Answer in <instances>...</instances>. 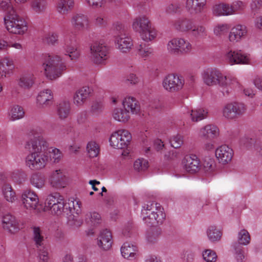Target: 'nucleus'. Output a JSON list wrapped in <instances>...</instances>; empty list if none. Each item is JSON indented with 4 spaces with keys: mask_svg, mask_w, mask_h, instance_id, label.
<instances>
[{
    "mask_svg": "<svg viewBox=\"0 0 262 262\" xmlns=\"http://www.w3.org/2000/svg\"><path fill=\"white\" fill-rule=\"evenodd\" d=\"M42 67L46 77L51 80L60 76L62 72L66 69V66L61 62L60 57L57 55L46 56Z\"/></svg>",
    "mask_w": 262,
    "mask_h": 262,
    "instance_id": "nucleus-1",
    "label": "nucleus"
},
{
    "mask_svg": "<svg viewBox=\"0 0 262 262\" xmlns=\"http://www.w3.org/2000/svg\"><path fill=\"white\" fill-rule=\"evenodd\" d=\"M4 21L10 33L22 35L27 30L26 22L16 13L13 8L9 10L7 15L4 17Z\"/></svg>",
    "mask_w": 262,
    "mask_h": 262,
    "instance_id": "nucleus-2",
    "label": "nucleus"
},
{
    "mask_svg": "<svg viewBox=\"0 0 262 262\" xmlns=\"http://www.w3.org/2000/svg\"><path fill=\"white\" fill-rule=\"evenodd\" d=\"M133 29L140 34L145 41L151 40L154 39L156 33L151 28V23L145 16H140L136 18L133 23Z\"/></svg>",
    "mask_w": 262,
    "mask_h": 262,
    "instance_id": "nucleus-3",
    "label": "nucleus"
},
{
    "mask_svg": "<svg viewBox=\"0 0 262 262\" xmlns=\"http://www.w3.org/2000/svg\"><path fill=\"white\" fill-rule=\"evenodd\" d=\"M30 140L26 142L25 147L29 150L31 152L46 153L48 144L45 139L37 133L33 134L29 133Z\"/></svg>",
    "mask_w": 262,
    "mask_h": 262,
    "instance_id": "nucleus-4",
    "label": "nucleus"
},
{
    "mask_svg": "<svg viewBox=\"0 0 262 262\" xmlns=\"http://www.w3.org/2000/svg\"><path fill=\"white\" fill-rule=\"evenodd\" d=\"M132 138L131 134L127 130H119L112 134L110 138V144L114 148L124 149L129 145Z\"/></svg>",
    "mask_w": 262,
    "mask_h": 262,
    "instance_id": "nucleus-5",
    "label": "nucleus"
},
{
    "mask_svg": "<svg viewBox=\"0 0 262 262\" xmlns=\"http://www.w3.org/2000/svg\"><path fill=\"white\" fill-rule=\"evenodd\" d=\"M244 104L233 102L227 104L223 110L224 117L228 119H235L241 117L246 112Z\"/></svg>",
    "mask_w": 262,
    "mask_h": 262,
    "instance_id": "nucleus-6",
    "label": "nucleus"
},
{
    "mask_svg": "<svg viewBox=\"0 0 262 262\" xmlns=\"http://www.w3.org/2000/svg\"><path fill=\"white\" fill-rule=\"evenodd\" d=\"M48 161V157L46 153L31 152L26 158L27 165L32 170H40L43 168Z\"/></svg>",
    "mask_w": 262,
    "mask_h": 262,
    "instance_id": "nucleus-7",
    "label": "nucleus"
},
{
    "mask_svg": "<svg viewBox=\"0 0 262 262\" xmlns=\"http://www.w3.org/2000/svg\"><path fill=\"white\" fill-rule=\"evenodd\" d=\"M184 81L175 74H169L164 79L163 85L164 89L171 93L178 92L184 85Z\"/></svg>",
    "mask_w": 262,
    "mask_h": 262,
    "instance_id": "nucleus-8",
    "label": "nucleus"
},
{
    "mask_svg": "<svg viewBox=\"0 0 262 262\" xmlns=\"http://www.w3.org/2000/svg\"><path fill=\"white\" fill-rule=\"evenodd\" d=\"M169 49L174 54L187 53L191 51L190 43L183 38H174L168 44Z\"/></svg>",
    "mask_w": 262,
    "mask_h": 262,
    "instance_id": "nucleus-9",
    "label": "nucleus"
},
{
    "mask_svg": "<svg viewBox=\"0 0 262 262\" xmlns=\"http://www.w3.org/2000/svg\"><path fill=\"white\" fill-rule=\"evenodd\" d=\"M93 61L96 64L102 63L107 58L106 48L99 42H95L91 46Z\"/></svg>",
    "mask_w": 262,
    "mask_h": 262,
    "instance_id": "nucleus-10",
    "label": "nucleus"
},
{
    "mask_svg": "<svg viewBox=\"0 0 262 262\" xmlns=\"http://www.w3.org/2000/svg\"><path fill=\"white\" fill-rule=\"evenodd\" d=\"M21 200L24 207L30 210L35 209L39 203L37 194L30 189L26 190L23 192Z\"/></svg>",
    "mask_w": 262,
    "mask_h": 262,
    "instance_id": "nucleus-11",
    "label": "nucleus"
},
{
    "mask_svg": "<svg viewBox=\"0 0 262 262\" xmlns=\"http://www.w3.org/2000/svg\"><path fill=\"white\" fill-rule=\"evenodd\" d=\"M184 167L190 173H195L200 169V163L195 155H186L183 160Z\"/></svg>",
    "mask_w": 262,
    "mask_h": 262,
    "instance_id": "nucleus-12",
    "label": "nucleus"
},
{
    "mask_svg": "<svg viewBox=\"0 0 262 262\" xmlns=\"http://www.w3.org/2000/svg\"><path fill=\"white\" fill-rule=\"evenodd\" d=\"M233 150L226 145H222L217 148L215 156L220 163L226 164L231 161L233 156Z\"/></svg>",
    "mask_w": 262,
    "mask_h": 262,
    "instance_id": "nucleus-13",
    "label": "nucleus"
},
{
    "mask_svg": "<svg viewBox=\"0 0 262 262\" xmlns=\"http://www.w3.org/2000/svg\"><path fill=\"white\" fill-rule=\"evenodd\" d=\"M226 59L232 64L248 63L249 61L248 56L243 54L241 51L237 52L232 51L228 52L226 54Z\"/></svg>",
    "mask_w": 262,
    "mask_h": 262,
    "instance_id": "nucleus-14",
    "label": "nucleus"
},
{
    "mask_svg": "<svg viewBox=\"0 0 262 262\" xmlns=\"http://www.w3.org/2000/svg\"><path fill=\"white\" fill-rule=\"evenodd\" d=\"M112 235L110 231L105 229L103 230L100 235L98 245L105 250L111 248L113 243Z\"/></svg>",
    "mask_w": 262,
    "mask_h": 262,
    "instance_id": "nucleus-15",
    "label": "nucleus"
},
{
    "mask_svg": "<svg viewBox=\"0 0 262 262\" xmlns=\"http://www.w3.org/2000/svg\"><path fill=\"white\" fill-rule=\"evenodd\" d=\"M124 109L129 113L137 114L139 112L140 107L138 101L134 97H128L124 98L122 102Z\"/></svg>",
    "mask_w": 262,
    "mask_h": 262,
    "instance_id": "nucleus-16",
    "label": "nucleus"
},
{
    "mask_svg": "<svg viewBox=\"0 0 262 262\" xmlns=\"http://www.w3.org/2000/svg\"><path fill=\"white\" fill-rule=\"evenodd\" d=\"M247 33V28L245 26L237 25L233 27L229 34V39L230 41H237Z\"/></svg>",
    "mask_w": 262,
    "mask_h": 262,
    "instance_id": "nucleus-17",
    "label": "nucleus"
},
{
    "mask_svg": "<svg viewBox=\"0 0 262 262\" xmlns=\"http://www.w3.org/2000/svg\"><path fill=\"white\" fill-rule=\"evenodd\" d=\"M90 89L87 86L77 90L74 96V103L77 105H82L90 96Z\"/></svg>",
    "mask_w": 262,
    "mask_h": 262,
    "instance_id": "nucleus-18",
    "label": "nucleus"
},
{
    "mask_svg": "<svg viewBox=\"0 0 262 262\" xmlns=\"http://www.w3.org/2000/svg\"><path fill=\"white\" fill-rule=\"evenodd\" d=\"M219 135V130L216 126L207 125L201 130V137L204 140H212Z\"/></svg>",
    "mask_w": 262,
    "mask_h": 262,
    "instance_id": "nucleus-19",
    "label": "nucleus"
},
{
    "mask_svg": "<svg viewBox=\"0 0 262 262\" xmlns=\"http://www.w3.org/2000/svg\"><path fill=\"white\" fill-rule=\"evenodd\" d=\"M65 176L62 173L61 170H56L53 172L50 177L51 185L57 188H63L65 186Z\"/></svg>",
    "mask_w": 262,
    "mask_h": 262,
    "instance_id": "nucleus-20",
    "label": "nucleus"
},
{
    "mask_svg": "<svg viewBox=\"0 0 262 262\" xmlns=\"http://www.w3.org/2000/svg\"><path fill=\"white\" fill-rule=\"evenodd\" d=\"M174 25L177 30L183 32L190 31L194 28L193 21L187 18H179L175 21Z\"/></svg>",
    "mask_w": 262,
    "mask_h": 262,
    "instance_id": "nucleus-21",
    "label": "nucleus"
},
{
    "mask_svg": "<svg viewBox=\"0 0 262 262\" xmlns=\"http://www.w3.org/2000/svg\"><path fill=\"white\" fill-rule=\"evenodd\" d=\"M206 3V0H187L186 7L191 13L195 14L202 12Z\"/></svg>",
    "mask_w": 262,
    "mask_h": 262,
    "instance_id": "nucleus-22",
    "label": "nucleus"
},
{
    "mask_svg": "<svg viewBox=\"0 0 262 262\" xmlns=\"http://www.w3.org/2000/svg\"><path fill=\"white\" fill-rule=\"evenodd\" d=\"M53 96L50 90H46L40 92L37 97V102L42 106H47L52 104Z\"/></svg>",
    "mask_w": 262,
    "mask_h": 262,
    "instance_id": "nucleus-23",
    "label": "nucleus"
},
{
    "mask_svg": "<svg viewBox=\"0 0 262 262\" xmlns=\"http://www.w3.org/2000/svg\"><path fill=\"white\" fill-rule=\"evenodd\" d=\"M14 63L12 59L4 58L0 60V78H4L10 71L14 69Z\"/></svg>",
    "mask_w": 262,
    "mask_h": 262,
    "instance_id": "nucleus-24",
    "label": "nucleus"
},
{
    "mask_svg": "<svg viewBox=\"0 0 262 262\" xmlns=\"http://www.w3.org/2000/svg\"><path fill=\"white\" fill-rule=\"evenodd\" d=\"M70 103L68 101H62L57 105V114L61 119L67 118L70 113Z\"/></svg>",
    "mask_w": 262,
    "mask_h": 262,
    "instance_id": "nucleus-25",
    "label": "nucleus"
},
{
    "mask_svg": "<svg viewBox=\"0 0 262 262\" xmlns=\"http://www.w3.org/2000/svg\"><path fill=\"white\" fill-rule=\"evenodd\" d=\"M155 215L154 217L148 218L147 225L151 226H156L160 224H162L165 220V214L163 212V208L158 209L155 211Z\"/></svg>",
    "mask_w": 262,
    "mask_h": 262,
    "instance_id": "nucleus-26",
    "label": "nucleus"
},
{
    "mask_svg": "<svg viewBox=\"0 0 262 262\" xmlns=\"http://www.w3.org/2000/svg\"><path fill=\"white\" fill-rule=\"evenodd\" d=\"M116 41L118 45L119 49L122 52H127L133 46V42L130 38L127 36H119V37L116 38Z\"/></svg>",
    "mask_w": 262,
    "mask_h": 262,
    "instance_id": "nucleus-27",
    "label": "nucleus"
},
{
    "mask_svg": "<svg viewBox=\"0 0 262 262\" xmlns=\"http://www.w3.org/2000/svg\"><path fill=\"white\" fill-rule=\"evenodd\" d=\"M72 21L75 28L78 30H82L88 25V19L83 14H77L74 16Z\"/></svg>",
    "mask_w": 262,
    "mask_h": 262,
    "instance_id": "nucleus-28",
    "label": "nucleus"
},
{
    "mask_svg": "<svg viewBox=\"0 0 262 262\" xmlns=\"http://www.w3.org/2000/svg\"><path fill=\"white\" fill-rule=\"evenodd\" d=\"M64 201L63 198L58 192H54L48 195L45 201V207L48 208L54 205L59 203V202Z\"/></svg>",
    "mask_w": 262,
    "mask_h": 262,
    "instance_id": "nucleus-29",
    "label": "nucleus"
},
{
    "mask_svg": "<svg viewBox=\"0 0 262 262\" xmlns=\"http://www.w3.org/2000/svg\"><path fill=\"white\" fill-rule=\"evenodd\" d=\"M219 75H220V72L216 70L206 72L204 74V81L208 85L215 84L219 78Z\"/></svg>",
    "mask_w": 262,
    "mask_h": 262,
    "instance_id": "nucleus-30",
    "label": "nucleus"
},
{
    "mask_svg": "<svg viewBox=\"0 0 262 262\" xmlns=\"http://www.w3.org/2000/svg\"><path fill=\"white\" fill-rule=\"evenodd\" d=\"M213 13L215 15H228L232 14V9L228 4H220L213 8Z\"/></svg>",
    "mask_w": 262,
    "mask_h": 262,
    "instance_id": "nucleus-31",
    "label": "nucleus"
},
{
    "mask_svg": "<svg viewBox=\"0 0 262 262\" xmlns=\"http://www.w3.org/2000/svg\"><path fill=\"white\" fill-rule=\"evenodd\" d=\"M73 0H59L57 4V10L61 14H66L74 7Z\"/></svg>",
    "mask_w": 262,
    "mask_h": 262,
    "instance_id": "nucleus-32",
    "label": "nucleus"
},
{
    "mask_svg": "<svg viewBox=\"0 0 262 262\" xmlns=\"http://www.w3.org/2000/svg\"><path fill=\"white\" fill-rule=\"evenodd\" d=\"M113 115L115 120L123 122H127L130 117L127 111L120 108L114 109Z\"/></svg>",
    "mask_w": 262,
    "mask_h": 262,
    "instance_id": "nucleus-33",
    "label": "nucleus"
},
{
    "mask_svg": "<svg viewBox=\"0 0 262 262\" xmlns=\"http://www.w3.org/2000/svg\"><path fill=\"white\" fill-rule=\"evenodd\" d=\"M3 192L7 201L13 202L15 200V193L10 184L6 183L3 185Z\"/></svg>",
    "mask_w": 262,
    "mask_h": 262,
    "instance_id": "nucleus-34",
    "label": "nucleus"
},
{
    "mask_svg": "<svg viewBox=\"0 0 262 262\" xmlns=\"http://www.w3.org/2000/svg\"><path fill=\"white\" fill-rule=\"evenodd\" d=\"M30 182L34 187L41 188L45 185V180L44 177L41 173H35L32 175Z\"/></svg>",
    "mask_w": 262,
    "mask_h": 262,
    "instance_id": "nucleus-35",
    "label": "nucleus"
},
{
    "mask_svg": "<svg viewBox=\"0 0 262 262\" xmlns=\"http://www.w3.org/2000/svg\"><path fill=\"white\" fill-rule=\"evenodd\" d=\"M10 115L12 120L22 118L25 115L23 108L18 105H13L10 111Z\"/></svg>",
    "mask_w": 262,
    "mask_h": 262,
    "instance_id": "nucleus-36",
    "label": "nucleus"
},
{
    "mask_svg": "<svg viewBox=\"0 0 262 262\" xmlns=\"http://www.w3.org/2000/svg\"><path fill=\"white\" fill-rule=\"evenodd\" d=\"M86 149L90 158L96 157L100 151L99 146L95 141L89 142L87 144Z\"/></svg>",
    "mask_w": 262,
    "mask_h": 262,
    "instance_id": "nucleus-37",
    "label": "nucleus"
},
{
    "mask_svg": "<svg viewBox=\"0 0 262 262\" xmlns=\"http://www.w3.org/2000/svg\"><path fill=\"white\" fill-rule=\"evenodd\" d=\"M31 6L34 11L40 13L46 9L47 2L46 0H32Z\"/></svg>",
    "mask_w": 262,
    "mask_h": 262,
    "instance_id": "nucleus-38",
    "label": "nucleus"
},
{
    "mask_svg": "<svg viewBox=\"0 0 262 262\" xmlns=\"http://www.w3.org/2000/svg\"><path fill=\"white\" fill-rule=\"evenodd\" d=\"M135 248L133 245L130 246L128 243L124 244L121 249L122 256L124 258H127L130 256H134L135 253Z\"/></svg>",
    "mask_w": 262,
    "mask_h": 262,
    "instance_id": "nucleus-39",
    "label": "nucleus"
},
{
    "mask_svg": "<svg viewBox=\"0 0 262 262\" xmlns=\"http://www.w3.org/2000/svg\"><path fill=\"white\" fill-rule=\"evenodd\" d=\"M222 233L214 227H211L207 231V235L210 240L214 242L220 239Z\"/></svg>",
    "mask_w": 262,
    "mask_h": 262,
    "instance_id": "nucleus-40",
    "label": "nucleus"
},
{
    "mask_svg": "<svg viewBox=\"0 0 262 262\" xmlns=\"http://www.w3.org/2000/svg\"><path fill=\"white\" fill-rule=\"evenodd\" d=\"M148 161L143 159L137 160L134 164V169L138 172L145 171L148 168Z\"/></svg>",
    "mask_w": 262,
    "mask_h": 262,
    "instance_id": "nucleus-41",
    "label": "nucleus"
},
{
    "mask_svg": "<svg viewBox=\"0 0 262 262\" xmlns=\"http://www.w3.org/2000/svg\"><path fill=\"white\" fill-rule=\"evenodd\" d=\"M66 206V203L65 201L59 202V203L54 205L53 206H52V207L47 208V209L50 210L52 214L59 215L64 211Z\"/></svg>",
    "mask_w": 262,
    "mask_h": 262,
    "instance_id": "nucleus-42",
    "label": "nucleus"
},
{
    "mask_svg": "<svg viewBox=\"0 0 262 262\" xmlns=\"http://www.w3.org/2000/svg\"><path fill=\"white\" fill-rule=\"evenodd\" d=\"M152 227L148 232L147 234L148 241L150 243L154 242L161 234V230L159 227L157 226Z\"/></svg>",
    "mask_w": 262,
    "mask_h": 262,
    "instance_id": "nucleus-43",
    "label": "nucleus"
},
{
    "mask_svg": "<svg viewBox=\"0 0 262 262\" xmlns=\"http://www.w3.org/2000/svg\"><path fill=\"white\" fill-rule=\"evenodd\" d=\"M138 54L142 57H146L151 54L153 50L145 43H142L137 47Z\"/></svg>",
    "mask_w": 262,
    "mask_h": 262,
    "instance_id": "nucleus-44",
    "label": "nucleus"
},
{
    "mask_svg": "<svg viewBox=\"0 0 262 262\" xmlns=\"http://www.w3.org/2000/svg\"><path fill=\"white\" fill-rule=\"evenodd\" d=\"M207 112L205 110L199 108L196 110H192L190 116L193 121H198L203 119Z\"/></svg>",
    "mask_w": 262,
    "mask_h": 262,
    "instance_id": "nucleus-45",
    "label": "nucleus"
},
{
    "mask_svg": "<svg viewBox=\"0 0 262 262\" xmlns=\"http://www.w3.org/2000/svg\"><path fill=\"white\" fill-rule=\"evenodd\" d=\"M250 241V236L248 232L245 230H242L238 234V241L242 245H247Z\"/></svg>",
    "mask_w": 262,
    "mask_h": 262,
    "instance_id": "nucleus-46",
    "label": "nucleus"
},
{
    "mask_svg": "<svg viewBox=\"0 0 262 262\" xmlns=\"http://www.w3.org/2000/svg\"><path fill=\"white\" fill-rule=\"evenodd\" d=\"M33 229V239L35 242L36 246H41L42 242L43 241V237L41 234V230L38 227H34Z\"/></svg>",
    "mask_w": 262,
    "mask_h": 262,
    "instance_id": "nucleus-47",
    "label": "nucleus"
},
{
    "mask_svg": "<svg viewBox=\"0 0 262 262\" xmlns=\"http://www.w3.org/2000/svg\"><path fill=\"white\" fill-rule=\"evenodd\" d=\"M203 256L204 259L207 262H215L217 258L216 253L210 249L204 251Z\"/></svg>",
    "mask_w": 262,
    "mask_h": 262,
    "instance_id": "nucleus-48",
    "label": "nucleus"
},
{
    "mask_svg": "<svg viewBox=\"0 0 262 262\" xmlns=\"http://www.w3.org/2000/svg\"><path fill=\"white\" fill-rule=\"evenodd\" d=\"M33 84V81L30 77H20L18 82L19 85L24 89H29Z\"/></svg>",
    "mask_w": 262,
    "mask_h": 262,
    "instance_id": "nucleus-49",
    "label": "nucleus"
},
{
    "mask_svg": "<svg viewBox=\"0 0 262 262\" xmlns=\"http://www.w3.org/2000/svg\"><path fill=\"white\" fill-rule=\"evenodd\" d=\"M162 206L160 204L156 203L154 201H149L147 204L144 206V211L145 212H152L153 211H156L158 209L162 208Z\"/></svg>",
    "mask_w": 262,
    "mask_h": 262,
    "instance_id": "nucleus-50",
    "label": "nucleus"
},
{
    "mask_svg": "<svg viewBox=\"0 0 262 262\" xmlns=\"http://www.w3.org/2000/svg\"><path fill=\"white\" fill-rule=\"evenodd\" d=\"M170 142L173 147L175 148H179L183 143V137L179 135L174 136L170 139Z\"/></svg>",
    "mask_w": 262,
    "mask_h": 262,
    "instance_id": "nucleus-51",
    "label": "nucleus"
},
{
    "mask_svg": "<svg viewBox=\"0 0 262 262\" xmlns=\"http://www.w3.org/2000/svg\"><path fill=\"white\" fill-rule=\"evenodd\" d=\"M58 40V36L55 33H49L43 39V41L47 45H54Z\"/></svg>",
    "mask_w": 262,
    "mask_h": 262,
    "instance_id": "nucleus-52",
    "label": "nucleus"
},
{
    "mask_svg": "<svg viewBox=\"0 0 262 262\" xmlns=\"http://www.w3.org/2000/svg\"><path fill=\"white\" fill-rule=\"evenodd\" d=\"M4 229L8 230L10 233H14L19 230L18 224L14 219L13 222H11L9 225H5Z\"/></svg>",
    "mask_w": 262,
    "mask_h": 262,
    "instance_id": "nucleus-53",
    "label": "nucleus"
},
{
    "mask_svg": "<svg viewBox=\"0 0 262 262\" xmlns=\"http://www.w3.org/2000/svg\"><path fill=\"white\" fill-rule=\"evenodd\" d=\"M86 220L90 219L92 224L95 226L96 224L99 223L100 220V215L97 212L90 213L86 214Z\"/></svg>",
    "mask_w": 262,
    "mask_h": 262,
    "instance_id": "nucleus-54",
    "label": "nucleus"
},
{
    "mask_svg": "<svg viewBox=\"0 0 262 262\" xmlns=\"http://www.w3.org/2000/svg\"><path fill=\"white\" fill-rule=\"evenodd\" d=\"M114 31L116 34V38L119 37V36H125V30L124 26L121 24L116 23L114 26Z\"/></svg>",
    "mask_w": 262,
    "mask_h": 262,
    "instance_id": "nucleus-55",
    "label": "nucleus"
},
{
    "mask_svg": "<svg viewBox=\"0 0 262 262\" xmlns=\"http://www.w3.org/2000/svg\"><path fill=\"white\" fill-rule=\"evenodd\" d=\"M214 161L209 157H206L203 161V165L205 171H209L213 169Z\"/></svg>",
    "mask_w": 262,
    "mask_h": 262,
    "instance_id": "nucleus-56",
    "label": "nucleus"
},
{
    "mask_svg": "<svg viewBox=\"0 0 262 262\" xmlns=\"http://www.w3.org/2000/svg\"><path fill=\"white\" fill-rule=\"evenodd\" d=\"M192 34L195 36H202L206 33L205 28L202 26L195 27L194 25V28L190 30Z\"/></svg>",
    "mask_w": 262,
    "mask_h": 262,
    "instance_id": "nucleus-57",
    "label": "nucleus"
},
{
    "mask_svg": "<svg viewBox=\"0 0 262 262\" xmlns=\"http://www.w3.org/2000/svg\"><path fill=\"white\" fill-rule=\"evenodd\" d=\"M103 104L101 102H94L91 107V112L95 114H99L103 110Z\"/></svg>",
    "mask_w": 262,
    "mask_h": 262,
    "instance_id": "nucleus-58",
    "label": "nucleus"
},
{
    "mask_svg": "<svg viewBox=\"0 0 262 262\" xmlns=\"http://www.w3.org/2000/svg\"><path fill=\"white\" fill-rule=\"evenodd\" d=\"M244 3L241 1H237L233 3L232 5L230 6L232 9V13L237 11H241L245 8Z\"/></svg>",
    "mask_w": 262,
    "mask_h": 262,
    "instance_id": "nucleus-59",
    "label": "nucleus"
},
{
    "mask_svg": "<svg viewBox=\"0 0 262 262\" xmlns=\"http://www.w3.org/2000/svg\"><path fill=\"white\" fill-rule=\"evenodd\" d=\"M217 83L222 86H227L231 83V80L228 79L226 76H224L220 73L219 78L217 79Z\"/></svg>",
    "mask_w": 262,
    "mask_h": 262,
    "instance_id": "nucleus-60",
    "label": "nucleus"
},
{
    "mask_svg": "<svg viewBox=\"0 0 262 262\" xmlns=\"http://www.w3.org/2000/svg\"><path fill=\"white\" fill-rule=\"evenodd\" d=\"M177 157V154L174 150H170L165 153L164 160L169 162L175 160Z\"/></svg>",
    "mask_w": 262,
    "mask_h": 262,
    "instance_id": "nucleus-61",
    "label": "nucleus"
},
{
    "mask_svg": "<svg viewBox=\"0 0 262 262\" xmlns=\"http://www.w3.org/2000/svg\"><path fill=\"white\" fill-rule=\"evenodd\" d=\"M228 28L226 25H219L214 30V33L216 35H220L225 32H227Z\"/></svg>",
    "mask_w": 262,
    "mask_h": 262,
    "instance_id": "nucleus-62",
    "label": "nucleus"
},
{
    "mask_svg": "<svg viewBox=\"0 0 262 262\" xmlns=\"http://www.w3.org/2000/svg\"><path fill=\"white\" fill-rule=\"evenodd\" d=\"M39 257L42 262H47L49 259L48 252L45 248L39 249Z\"/></svg>",
    "mask_w": 262,
    "mask_h": 262,
    "instance_id": "nucleus-63",
    "label": "nucleus"
},
{
    "mask_svg": "<svg viewBox=\"0 0 262 262\" xmlns=\"http://www.w3.org/2000/svg\"><path fill=\"white\" fill-rule=\"evenodd\" d=\"M181 6L178 3H173L170 4L167 8V11L169 13L177 12L179 11Z\"/></svg>",
    "mask_w": 262,
    "mask_h": 262,
    "instance_id": "nucleus-64",
    "label": "nucleus"
}]
</instances>
